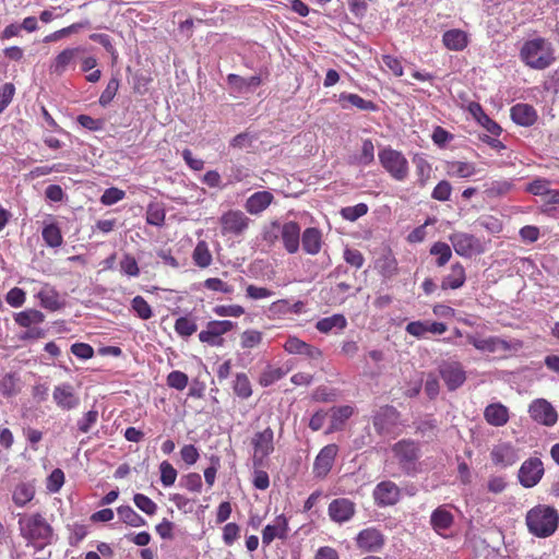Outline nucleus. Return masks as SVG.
I'll return each instance as SVG.
<instances>
[{
    "instance_id": "46",
    "label": "nucleus",
    "mask_w": 559,
    "mask_h": 559,
    "mask_svg": "<svg viewBox=\"0 0 559 559\" xmlns=\"http://www.w3.org/2000/svg\"><path fill=\"white\" fill-rule=\"evenodd\" d=\"M175 331L182 337H189L194 334L198 330V325L194 320L188 317H180L175 322Z\"/></svg>"
},
{
    "instance_id": "44",
    "label": "nucleus",
    "mask_w": 559,
    "mask_h": 559,
    "mask_svg": "<svg viewBox=\"0 0 559 559\" xmlns=\"http://www.w3.org/2000/svg\"><path fill=\"white\" fill-rule=\"evenodd\" d=\"M430 254L438 257V266H443L450 261L452 257V251L448 243L438 241L433 243L432 247L430 248Z\"/></svg>"
},
{
    "instance_id": "26",
    "label": "nucleus",
    "mask_w": 559,
    "mask_h": 559,
    "mask_svg": "<svg viewBox=\"0 0 559 559\" xmlns=\"http://www.w3.org/2000/svg\"><path fill=\"white\" fill-rule=\"evenodd\" d=\"M484 417L489 425L502 427L509 421V409L501 403H492L485 408Z\"/></svg>"
},
{
    "instance_id": "17",
    "label": "nucleus",
    "mask_w": 559,
    "mask_h": 559,
    "mask_svg": "<svg viewBox=\"0 0 559 559\" xmlns=\"http://www.w3.org/2000/svg\"><path fill=\"white\" fill-rule=\"evenodd\" d=\"M285 352L290 355H301L311 360H319L322 357V352L297 336H288L283 345Z\"/></svg>"
},
{
    "instance_id": "45",
    "label": "nucleus",
    "mask_w": 559,
    "mask_h": 559,
    "mask_svg": "<svg viewBox=\"0 0 559 559\" xmlns=\"http://www.w3.org/2000/svg\"><path fill=\"white\" fill-rule=\"evenodd\" d=\"M353 415V407L345 405L332 409L331 430H337Z\"/></svg>"
},
{
    "instance_id": "8",
    "label": "nucleus",
    "mask_w": 559,
    "mask_h": 559,
    "mask_svg": "<svg viewBox=\"0 0 559 559\" xmlns=\"http://www.w3.org/2000/svg\"><path fill=\"white\" fill-rule=\"evenodd\" d=\"M250 218L239 210H229L219 218L223 235L241 236L249 227Z\"/></svg>"
},
{
    "instance_id": "47",
    "label": "nucleus",
    "mask_w": 559,
    "mask_h": 559,
    "mask_svg": "<svg viewBox=\"0 0 559 559\" xmlns=\"http://www.w3.org/2000/svg\"><path fill=\"white\" fill-rule=\"evenodd\" d=\"M285 374H286V371L282 368L269 367L261 373L259 383L263 388H267V386L272 385L273 383H275L276 381L284 378Z\"/></svg>"
},
{
    "instance_id": "39",
    "label": "nucleus",
    "mask_w": 559,
    "mask_h": 559,
    "mask_svg": "<svg viewBox=\"0 0 559 559\" xmlns=\"http://www.w3.org/2000/svg\"><path fill=\"white\" fill-rule=\"evenodd\" d=\"M41 236L48 247L58 248L62 245L63 238L59 226L55 223L43 228Z\"/></svg>"
},
{
    "instance_id": "42",
    "label": "nucleus",
    "mask_w": 559,
    "mask_h": 559,
    "mask_svg": "<svg viewBox=\"0 0 559 559\" xmlns=\"http://www.w3.org/2000/svg\"><path fill=\"white\" fill-rule=\"evenodd\" d=\"M374 160V145L370 139L362 141L360 154L354 157L353 163L368 166Z\"/></svg>"
},
{
    "instance_id": "38",
    "label": "nucleus",
    "mask_w": 559,
    "mask_h": 559,
    "mask_svg": "<svg viewBox=\"0 0 559 559\" xmlns=\"http://www.w3.org/2000/svg\"><path fill=\"white\" fill-rule=\"evenodd\" d=\"M120 520L133 527L144 526L146 521L138 514L130 506H121L117 509Z\"/></svg>"
},
{
    "instance_id": "6",
    "label": "nucleus",
    "mask_w": 559,
    "mask_h": 559,
    "mask_svg": "<svg viewBox=\"0 0 559 559\" xmlns=\"http://www.w3.org/2000/svg\"><path fill=\"white\" fill-rule=\"evenodd\" d=\"M449 240L454 251L464 258H472L485 251L484 245L472 234L456 231L449 236Z\"/></svg>"
},
{
    "instance_id": "50",
    "label": "nucleus",
    "mask_w": 559,
    "mask_h": 559,
    "mask_svg": "<svg viewBox=\"0 0 559 559\" xmlns=\"http://www.w3.org/2000/svg\"><path fill=\"white\" fill-rule=\"evenodd\" d=\"M165 210L158 204H150L146 211V222L153 226H162L165 222Z\"/></svg>"
},
{
    "instance_id": "52",
    "label": "nucleus",
    "mask_w": 559,
    "mask_h": 559,
    "mask_svg": "<svg viewBox=\"0 0 559 559\" xmlns=\"http://www.w3.org/2000/svg\"><path fill=\"white\" fill-rule=\"evenodd\" d=\"M497 353H516L523 348V342L518 338L503 340L496 336Z\"/></svg>"
},
{
    "instance_id": "31",
    "label": "nucleus",
    "mask_w": 559,
    "mask_h": 559,
    "mask_svg": "<svg viewBox=\"0 0 559 559\" xmlns=\"http://www.w3.org/2000/svg\"><path fill=\"white\" fill-rule=\"evenodd\" d=\"M442 41L448 49L454 51L463 50L468 44L467 34L456 28L444 32Z\"/></svg>"
},
{
    "instance_id": "13",
    "label": "nucleus",
    "mask_w": 559,
    "mask_h": 559,
    "mask_svg": "<svg viewBox=\"0 0 559 559\" xmlns=\"http://www.w3.org/2000/svg\"><path fill=\"white\" fill-rule=\"evenodd\" d=\"M528 413L535 421L547 427H552L558 420L557 411L544 399L533 401Z\"/></svg>"
},
{
    "instance_id": "33",
    "label": "nucleus",
    "mask_w": 559,
    "mask_h": 559,
    "mask_svg": "<svg viewBox=\"0 0 559 559\" xmlns=\"http://www.w3.org/2000/svg\"><path fill=\"white\" fill-rule=\"evenodd\" d=\"M430 524L437 533L448 530L453 524V515L443 507L437 508L430 518Z\"/></svg>"
},
{
    "instance_id": "37",
    "label": "nucleus",
    "mask_w": 559,
    "mask_h": 559,
    "mask_svg": "<svg viewBox=\"0 0 559 559\" xmlns=\"http://www.w3.org/2000/svg\"><path fill=\"white\" fill-rule=\"evenodd\" d=\"M476 171L475 165L468 162L454 160L448 163V174L452 177L468 178Z\"/></svg>"
},
{
    "instance_id": "41",
    "label": "nucleus",
    "mask_w": 559,
    "mask_h": 559,
    "mask_svg": "<svg viewBox=\"0 0 559 559\" xmlns=\"http://www.w3.org/2000/svg\"><path fill=\"white\" fill-rule=\"evenodd\" d=\"M227 82L231 86L238 90H245L250 87H257L261 84V78L259 75H252L250 78H242L238 74H228Z\"/></svg>"
},
{
    "instance_id": "14",
    "label": "nucleus",
    "mask_w": 559,
    "mask_h": 559,
    "mask_svg": "<svg viewBox=\"0 0 559 559\" xmlns=\"http://www.w3.org/2000/svg\"><path fill=\"white\" fill-rule=\"evenodd\" d=\"M399 416V412L393 406L385 405L380 407L372 420L376 431L381 436L392 432L397 425Z\"/></svg>"
},
{
    "instance_id": "12",
    "label": "nucleus",
    "mask_w": 559,
    "mask_h": 559,
    "mask_svg": "<svg viewBox=\"0 0 559 559\" xmlns=\"http://www.w3.org/2000/svg\"><path fill=\"white\" fill-rule=\"evenodd\" d=\"M374 502L379 507L396 504L401 499V489L392 480H382L373 489Z\"/></svg>"
},
{
    "instance_id": "61",
    "label": "nucleus",
    "mask_w": 559,
    "mask_h": 559,
    "mask_svg": "<svg viewBox=\"0 0 559 559\" xmlns=\"http://www.w3.org/2000/svg\"><path fill=\"white\" fill-rule=\"evenodd\" d=\"M120 270L123 274L128 276H138L140 274V269L138 266L136 260L130 255L124 254L120 261Z\"/></svg>"
},
{
    "instance_id": "23",
    "label": "nucleus",
    "mask_w": 559,
    "mask_h": 559,
    "mask_svg": "<svg viewBox=\"0 0 559 559\" xmlns=\"http://www.w3.org/2000/svg\"><path fill=\"white\" fill-rule=\"evenodd\" d=\"M510 116L514 123L522 127L533 126L538 118L536 109L532 105L523 103L512 106Z\"/></svg>"
},
{
    "instance_id": "58",
    "label": "nucleus",
    "mask_w": 559,
    "mask_h": 559,
    "mask_svg": "<svg viewBox=\"0 0 559 559\" xmlns=\"http://www.w3.org/2000/svg\"><path fill=\"white\" fill-rule=\"evenodd\" d=\"M188 381V376L182 371L175 370L167 376V385L179 391L186 389Z\"/></svg>"
},
{
    "instance_id": "21",
    "label": "nucleus",
    "mask_w": 559,
    "mask_h": 559,
    "mask_svg": "<svg viewBox=\"0 0 559 559\" xmlns=\"http://www.w3.org/2000/svg\"><path fill=\"white\" fill-rule=\"evenodd\" d=\"M288 534V521L285 515L275 518L272 524H267L262 531V544L269 546L275 538L285 539Z\"/></svg>"
},
{
    "instance_id": "25",
    "label": "nucleus",
    "mask_w": 559,
    "mask_h": 559,
    "mask_svg": "<svg viewBox=\"0 0 559 559\" xmlns=\"http://www.w3.org/2000/svg\"><path fill=\"white\" fill-rule=\"evenodd\" d=\"M274 195L270 191H258L251 194L245 203V210L251 215H259L273 202Z\"/></svg>"
},
{
    "instance_id": "48",
    "label": "nucleus",
    "mask_w": 559,
    "mask_h": 559,
    "mask_svg": "<svg viewBox=\"0 0 559 559\" xmlns=\"http://www.w3.org/2000/svg\"><path fill=\"white\" fill-rule=\"evenodd\" d=\"M131 307L136 316L142 320H148L153 317L151 306L142 296H135L131 301Z\"/></svg>"
},
{
    "instance_id": "32",
    "label": "nucleus",
    "mask_w": 559,
    "mask_h": 559,
    "mask_svg": "<svg viewBox=\"0 0 559 559\" xmlns=\"http://www.w3.org/2000/svg\"><path fill=\"white\" fill-rule=\"evenodd\" d=\"M35 496V487L32 483H20L15 486L12 500L15 506L25 507Z\"/></svg>"
},
{
    "instance_id": "4",
    "label": "nucleus",
    "mask_w": 559,
    "mask_h": 559,
    "mask_svg": "<svg viewBox=\"0 0 559 559\" xmlns=\"http://www.w3.org/2000/svg\"><path fill=\"white\" fill-rule=\"evenodd\" d=\"M522 60L531 68L543 70L554 61L551 44L544 38H534L526 41L521 49Z\"/></svg>"
},
{
    "instance_id": "59",
    "label": "nucleus",
    "mask_w": 559,
    "mask_h": 559,
    "mask_svg": "<svg viewBox=\"0 0 559 559\" xmlns=\"http://www.w3.org/2000/svg\"><path fill=\"white\" fill-rule=\"evenodd\" d=\"M213 312L218 317L238 318L245 313V309L239 305H218L213 308Z\"/></svg>"
},
{
    "instance_id": "19",
    "label": "nucleus",
    "mask_w": 559,
    "mask_h": 559,
    "mask_svg": "<svg viewBox=\"0 0 559 559\" xmlns=\"http://www.w3.org/2000/svg\"><path fill=\"white\" fill-rule=\"evenodd\" d=\"M329 516L333 522L344 523L355 514V503L347 498H337L329 504Z\"/></svg>"
},
{
    "instance_id": "7",
    "label": "nucleus",
    "mask_w": 559,
    "mask_h": 559,
    "mask_svg": "<svg viewBox=\"0 0 559 559\" xmlns=\"http://www.w3.org/2000/svg\"><path fill=\"white\" fill-rule=\"evenodd\" d=\"M251 444L254 449L253 465L261 466L263 460L274 451V431L271 427L254 433Z\"/></svg>"
},
{
    "instance_id": "18",
    "label": "nucleus",
    "mask_w": 559,
    "mask_h": 559,
    "mask_svg": "<svg viewBox=\"0 0 559 559\" xmlns=\"http://www.w3.org/2000/svg\"><path fill=\"white\" fill-rule=\"evenodd\" d=\"M491 461L500 467H509L519 461V454L515 447L509 442H502L495 445L490 452Z\"/></svg>"
},
{
    "instance_id": "60",
    "label": "nucleus",
    "mask_w": 559,
    "mask_h": 559,
    "mask_svg": "<svg viewBox=\"0 0 559 559\" xmlns=\"http://www.w3.org/2000/svg\"><path fill=\"white\" fill-rule=\"evenodd\" d=\"M78 123L90 131H100L104 129V119H95L88 115H80L76 118Z\"/></svg>"
},
{
    "instance_id": "24",
    "label": "nucleus",
    "mask_w": 559,
    "mask_h": 559,
    "mask_svg": "<svg viewBox=\"0 0 559 559\" xmlns=\"http://www.w3.org/2000/svg\"><path fill=\"white\" fill-rule=\"evenodd\" d=\"M39 304L43 308L49 311L60 310L64 306V301L61 299L60 294L57 289L49 284H44L39 292L36 294Z\"/></svg>"
},
{
    "instance_id": "20",
    "label": "nucleus",
    "mask_w": 559,
    "mask_h": 559,
    "mask_svg": "<svg viewBox=\"0 0 559 559\" xmlns=\"http://www.w3.org/2000/svg\"><path fill=\"white\" fill-rule=\"evenodd\" d=\"M284 248L288 253H296L300 246V226L296 222H286L280 228Z\"/></svg>"
},
{
    "instance_id": "43",
    "label": "nucleus",
    "mask_w": 559,
    "mask_h": 559,
    "mask_svg": "<svg viewBox=\"0 0 559 559\" xmlns=\"http://www.w3.org/2000/svg\"><path fill=\"white\" fill-rule=\"evenodd\" d=\"M512 187L509 180H495L486 185L485 193L488 198H498L506 195Z\"/></svg>"
},
{
    "instance_id": "49",
    "label": "nucleus",
    "mask_w": 559,
    "mask_h": 559,
    "mask_svg": "<svg viewBox=\"0 0 559 559\" xmlns=\"http://www.w3.org/2000/svg\"><path fill=\"white\" fill-rule=\"evenodd\" d=\"M467 340L468 343L472 344L476 349L488 353H497L496 336L478 338L476 336L469 335L467 336Z\"/></svg>"
},
{
    "instance_id": "36",
    "label": "nucleus",
    "mask_w": 559,
    "mask_h": 559,
    "mask_svg": "<svg viewBox=\"0 0 559 559\" xmlns=\"http://www.w3.org/2000/svg\"><path fill=\"white\" fill-rule=\"evenodd\" d=\"M45 316L36 309H27L14 316V321L23 328H29L32 324L43 323Z\"/></svg>"
},
{
    "instance_id": "3",
    "label": "nucleus",
    "mask_w": 559,
    "mask_h": 559,
    "mask_svg": "<svg viewBox=\"0 0 559 559\" xmlns=\"http://www.w3.org/2000/svg\"><path fill=\"white\" fill-rule=\"evenodd\" d=\"M391 452L394 462L404 475L414 477L423 472L421 448L418 441L402 439L391 447Z\"/></svg>"
},
{
    "instance_id": "1",
    "label": "nucleus",
    "mask_w": 559,
    "mask_h": 559,
    "mask_svg": "<svg viewBox=\"0 0 559 559\" xmlns=\"http://www.w3.org/2000/svg\"><path fill=\"white\" fill-rule=\"evenodd\" d=\"M19 527L22 537L37 550H43L47 545L52 543L53 530L39 513L21 516Z\"/></svg>"
},
{
    "instance_id": "53",
    "label": "nucleus",
    "mask_w": 559,
    "mask_h": 559,
    "mask_svg": "<svg viewBox=\"0 0 559 559\" xmlns=\"http://www.w3.org/2000/svg\"><path fill=\"white\" fill-rule=\"evenodd\" d=\"M119 79L116 76H112L109 82L107 83L106 88L103 91L100 97H99V104L103 107H106L116 96L118 88H119Z\"/></svg>"
},
{
    "instance_id": "34",
    "label": "nucleus",
    "mask_w": 559,
    "mask_h": 559,
    "mask_svg": "<svg viewBox=\"0 0 559 559\" xmlns=\"http://www.w3.org/2000/svg\"><path fill=\"white\" fill-rule=\"evenodd\" d=\"M347 325L346 318L336 313L331 317L322 318L316 323V329L324 334L332 332L333 329L344 330Z\"/></svg>"
},
{
    "instance_id": "15",
    "label": "nucleus",
    "mask_w": 559,
    "mask_h": 559,
    "mask_svg": "<svg viewBox=\"0 0 559 559\" xmlns=\"http://www.w3.org/2000/svg\"><path fill=\"white\" fill-rule=\"evenodd\" d=\"M52 399L63 411L74 409L80 404V397L75 394L73 385L68 382L55 386Z\"/></svg>"
},
{
    "instance_id": "29",
    "label": "nucleus",
    "mask_w": 559,
    "mask_h": 559,
    "mask_svg": "<svg viewBox=\"0 0 559 559\" xmlns=\"http://www.w3.org/2000/svg\"><path fill=\"white\" fill-rule=\"evenodd\" d=\"M466 275L465 269L461 263H455L451 266L450 273L443 277L441 283L442 289H457L465 283Z\"/></svg>"
},
{
    "instance_id": "10",
    "label": "nucleus",
    "mask_w": 559,
    "mask_h": 559,
    "mask_svg": "<svg viewBox=\"0 0 559 559\" xmlns=\"http://www.w3.org/2000/svg\"><path fill=\"white\" fill-rule=\"evenodd\" d=\"M235 326L236 323L229 320L210 321L206 329L199 333V340L211 346H222L224 343L222 335L231 331Z\"/></svg>"
},
{
    "instance_id": "9",
    "label": "nucleus",
    "mask_w": 559,
    "mask_h": 559,
    "mask_svg": "<svg viewBox=\"0 0 559 559\" xmlns=\"http://www.w3.org/2000/svg\"><path fill=\"white\" fill-rule=\"evenodd\" d=\"M439 374L449 391H455L466 381V372L461 362L445 360L439 365Z\"/></svg>"
},
{
    "instance_id": "11",
    "label": "nucleus",
    "mask_w": 559,
    "mask_h": 559,
    "mask_svg": "<svg viewBox=\"0 0 559 559\" xmlns=\"http://www.w3.org/2000/svg\"><path fill=\"white\" fill-rule=\"evenodd\" d=\"M543 475V462L538 457H530L522 463L518 477L523 487L532 488L539 483Z\"/></svg>"
},
{
    "instance_id": "27",
    "label": "nucleus",
    "mask_w": 559,
    "mask_h": 559,
    "mask_svg": "<svg viewBox=\"0 0 559 559\" xmlns=\"http://www.w3.org/2000/svg\"><path fill=\"white\" fill-rule=\"evenodd\" d=\"M338 103L343 109H348L352 106L364 111H376L378 109V106L373 102L353 93H341Z\"/></svg>"
},
{
    "instance_id": "2",
    "label": "nucleus",
    "mask_w": 559,
    "mask_h": 559,
    "mask_svg": "<svg viewBox=\"0 0 559 559\" xmlns=\"http://www.w3.org/2000/svg\"><path fill=\"white\" fill-rule=\"evenodd\" d=\"M525 523L532 535L547 538L558 530L559 512L551 506L537 504L527 511Z\"/></svg>"
},
{
    "instance_id": "5",
    "label": "nucleus",
    "mask_w": 559,
    "mask_h": 559,
    "mask_svg": "<svg viewBox=\"0 0 559 559\" xmlns=\"http://www.w3.org/2000/svg\"><path fill=\"white\" fill-rule=\"evenodd\" d=\"M379 162L390 176L396 181H404L409 173L408 160L400 151L390 146L383 147L378 153Z\"/></svg>"
},
{
    "instance_id": "30",
    "label": "nucleus",
    "mask_w": 559,
    "mask_h": 559,
    "mask_svg": "<svg viewBox=\"0 0 559 559\" xmlns=\"http://www.w3.org/2000/svg\"><path fill=\"white\" fill-rule=\"evenodd\" d=\"M83 51L81 47L66 48L55 58L51 70L57 74H62L67 67L75 60L78 55Z\"/></svg>"
},
{
    "instance_id": "55",
    "label": "nucleus",
    "mask_w": 559,
    "mask_h": 559,
    "mask_svg": "<svg viewBox=\"0 0 559 559\" xmlns=\"http://www.w3.org/2000/svg\"><path fill=\"white\" fill-rule=\"evenodd\" d=\"M180 486L192 492H200L202 489V478L198 473H189L181 477Z\"/></svg>"
},
{
    "instance_id": "57",
    "label": "nucleus",
    "mask_w": 559,
    "mask_h": 559,
    "mask_svg": "<svg viewBox=\"0 0 559 559\" xmlns=\"http://www.w3.org/2000/svg\"><path fill=\"white\" fill-rule=\"evenodd\" d=\"M414 162L416 165V173L418 176V185L420 187H425L427 181L430 178L431 166L426 159H424L421 157L415 159Z\"/></svg>"
},
{
    "instance_id": "64",
    "label": "nucleus",
    "mask_w": 559,
    "mask_h": 559,
    "mask_svg": "<svg viewBox=\"0 0 559 559\" xmlns=\"http://www.w3.org/2000/svg\"><path fill=\"white\" fill-rule=\"evenodd\" d=\"M25 292L19 287L10 289L5 295V301L13 308L22 307L25 302Z\"/></svg>"
},
{
    "instance_id": "16",
    "label": "nucleus",
    "mask_w": 559,
    "mask_h": 559,
    "mask_svg": "<svg viewBox=\"0 0 559 559\" xmlns=\"http://www.w3.org/2000/svg\"><path fill=\"white\" fill-rule=\"evenodd\" d=\"M384 543L385 538L383 534L374 527L360 531L356 537L357 547L369 552L379 551Z\"/></svg>"
},
{
    "instance_id": "62",
    "label": "nucleus",
    "mask_w": 559,
    "mask_h": 559,
    "mask_svg": "<svg viewBox=\"0 0 559 559\" xmlns=\"http://www.w3.org/2000/svg\"><path fill=\"white\" fill-rule=\"evenodd\" d=\"M253 141L254 136L252 134L249 132H241L230 140L229 146L236 150H245L250 147Z\"/></svg>"
},
{
    "instance_id": "22",
    "label": "nucleus",
    "mask_w": 559,
    "mask_h": 559,
    "mask_svg": "<svg viewBox=\"0 0 559 559\" xmlns=\"http://www.w3.org/2000/svg\"><path fill=\"white\" fill-rule=\"evenodd\" d=\"M337 454V445L328 444L316 457L313 471L318 477H324L331 471L334 459Z\"/></svg>"
},
{
    "instance_id": "28",
    "label": "nucleus",
    "mask_w": 559,
    "mask_h": 559,
    "mask_svg": "<svg viewBox=\"0 0 559 559\" xmlns=\"http://www.w3.org/2000/svg\"><path fill=\"white\" fill-rule=\"evenodd\" d=\"M302 249L306 253L314 255L320 252L322 246L321 231L316 227H308L301 235Z\"/></svg>"
},
{
    "instance_id": "51",
    "label": "nucleus",
    "mask_w": 559,
    "mask_h": 559,
    "mask_svg": "<svg viewBox=\"0 0 559 559\" xmlns=\"http://www.w3.org/2000/svg\"><path fill=\"white\" fill-rule=\"evenodd\" d=\"M159 472L160 481L164 487H169L175 484L178 474L175 467L168 461H163L159 464Z\"/></svg>"
},
{
    "instance_id": "54",
    "label": "nucleus",
    "mask_w": 559,
    "mask_h": 559,
    "mask_svg": "<svg viewBox=\"0 0 559 559\" xmlns=\"http://www.w3.org/2000/svg\"><path fill=\"white\" fill-rule=\"evenodd\" d=\"M134 504L147 515H153L156 513L157 506L156 503L143 493H135L133 497Z\"/></svg>"
},
{
    "instance_id": "56",
    "label": "nucleus",
    "mask_w": 559,
    "mask_h": 559,
    "mask_svg": "<svg viewBox=\"0 0 559 559\" xmlns=\"http://www.w3.org/2000/svg\"><path fill=\"white\" fill-rule=\"evenodd\" d=\"M368 212V206L365 203H358L354 206L343 207L341 214L343 218L355 222L359 217L364 216Z\"/></svg>"
},
{
    "instance_id": "40",
    "label": "nucleus",
    "mask_w": 559,
    "mask_h": 559,
    "mask_svg": "<svg viewBox=\"0 0 559 559\" xmlns=\"http://www.w3.org/2000/svg\"><path fill=\"white\" fill-rule=\"evenodd\" d=\"M233 390L234 393L242 400H247L252 395L251 382L246 373L241 372L236 374Z\"/></svg>"
},
{
    "instance_id": "63",
    "label": "nucleus",
    "mask_w": 559,
    "mask_h": 559,
    "mask_svg": "<svg viewBox=\"0 0 559 559\" xmlns=\"http://www.w3.org/2000/svg\"><path fill=\"white\" fill-rule=\"evenodd\" d=\"M126 193L123 190H120L118 188L111 187L104 191L100 202L104 205H112L117 202L121 201L124 198Z\"/></svg>"
},
{
    "instance_id": "35",
    "label": "nucleus",
    "mask_w": 559,
    "mask_h": 559,
    "mask_svg": "<svg viewBox=\"0 0 559 559\" xmlns=\"http://www.w3.org/2000/svg\"><path fill=\"white\" fill-rule=\"evenodd\" d=\"M192 260L194 264L201 269H205L211 265L213 258L206 241L200 240L197 243L192 252Z\"/></svg>"
}]
</instances>
